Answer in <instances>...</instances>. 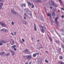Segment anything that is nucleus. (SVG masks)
<instances>
[{
  "label": "nucleus",
  "instance_id": "obj_1",
  "mask_svg": "<svg viewBox=\"0 0 64 64\" xmlns=\"http://www.w3.org/2000/svg\"><path fill=\"white\" fill-rule=\"evenodd\" d=\"M32 58V56L31 55H28L27 56L26 58L28 60H30V59Z\"/></svg>",
  "mask_w": 64,
  "mask_h": 64
},
{
  "label": "nucleus",
  "instance_id": "obj_2",
  "mask_svg": "<svg viewBox=\"0 0 64 64\" xmlns=\"http://www.w3.org/2000/svg\"><path fill=\"white\" fill-rule=\"evenodd\" d=\"M0 31H2L3 32H5L6 33H7L8 32V30L5 28L2 29V30H0Z\"/></svg>",
  "mask_w": 64,
  "mask_h": 64
},
{
  "label": "nucleus",
  "instance_id": "obj_3",
  "mask_svg": "<svg viewBox=\"0 0 64 64\" xmlns=\"http://www.w3.org/2000/svg\"><path fill=\"white\" fill-rule=\"evenodd\" d=\"M51 2L52 3L51 5H53V4L54 6V7H57V6L56 4H55V3H54V2L52 0L51 1Z\"/></svg>",
  "mask_w": 64,
  "mask_h": 64
},
{
  "label": "nucleus",
  "instance_id": "obj_4",
  "mask_svg": "<svg viewBox=\"0 0 64 64\" xmlns=\"http://www.w3.org/2000/svg\"><path fill=\"white\" fill-rule=\"evenodd\" d=\"M10 44H11V45H12L14 44V40H11L10 41Z\"/></svg>",
  "mask_w": 64,
  "mask_h": 64
},
{
  "label": "nucleus",
  "instance_id": "obj_5",
  "mask_svg": "<svg viewBox=\"0 0 64 64\" xmlns=\"http://www.w3.org/2000/svg\"><path fill=\"white\" fill-rule=\"evenodd\" d=\"M0 24L2 25V26H6V24H4V23H3V22H0Z\"/></svg>",
  "mask_w": 64,
  "mask_h": 64
},
{
  "label": "nucleus",
  "instance_id": "obj_6",
  "mask_svg": "<svg viewBox=\"0 0 64 64\" xmlns=\"http://www.w3.org/2000/svg\"><path fill=\"white\" fill-rule=\"evenodd\" d=\"M16 46V45H14V46H12L11 47L12 48H14V50H16V48H15V47Z\"/></svg>",
  "mask_w": 64,
  "mask_h": 64
},
{
  "label": "nucleus",
  "instance_id": "obj_7",
  "mask_svg": "<svg viewBox=\"0 0 64 64\" xmlns=\"http://www.w3.org/2000/svg\"><path fill=\"white\" fill-rule=\"evenodd\" d=\"M11 12H12V13L13 14H16V12L15 11V10H11Z\"/></svg>",
  "mask_w": 64,
  "mask_h": 64
},
{
  "label": "nucleus",
  "instance_id": "obj_8",
  "mask_svg": "<svg viewBox=\"0 0 64 64\" xmlns=\"http://www.w3.org/2000/svg\"><path fill=\"white\" fill-rule=\"evenodd\" d=\"M0 42L1 43H6V41L3 40H0Z\"/></svg>",
  "mask_w": 64,
  "mask_h": 64
},
{
  "label": "nucleus",
  "instance_id": "obj_9",
  "mask_svg": "<svg viewBox=\"0 0 64 64\" xmlns=\"http://www.w3.org/2000/svg\"><path fill=\"white\" fill-rule=\"evenodd\" d=\"M34 29L36 31V26L35 24H34Z\"/></svg>",
  "mask_w": 64,
  "mask_h": 64
},
{
  "label": "nucleus",
  "instance_id": "obj_10",
  "mask_svg": "<svg viewBox=\"0 0 64 64\" xmlns=\"http://www.w3.org/2000/svg\"><path fill=\"white\" fill-rule=\"evenodd\" d=\"M24 10L26 12H27L28 13V12H29V11H28V10L27 9H25Z\"/></svg>",
  "mask_w": 64,
  "mask_h": 64
},
{
  "label": "nucleus",
  "instance_id": "obj_11",
  "mask_svg": "<svg viewBox=\"0 0 64 64\" xmlns=\"http://www.w3.org/2000/svg\"><path fill=\"white\" fill-rule=\"evenodd\" d=\"M56 15L55 14L54 12H52V15L53 16H55Z\"/></svg>",
  "mask_w": 64,
  "mask_h": 64
},
{
  "label": "nucleus",
  "instance_id": "obj_12",
  "mask_svg": "<svg viewBox=\"0 0 64 64\" xmlns=\"http://www.w3.org/2000/svg\"><path fill=\"white\" fill-rule=\"evenodd\" d=\"M35 2H41L39 0H35Z\"/></svg>",
  "mask_w": 64,
  "mask_h": 64
},
{
  "label": "nucleus",
  "instance_id": "obj_13",
  "mask_svg": "<svg viewBox=\"0 0 64 64\" xmlns=\"http://www.w3.org/2000/svg\"><path fill=\"white\" fill-rule=\"evenodd\" d=\"M4 53H5V52H0V55H3V54H4Z\"/></svg>",
  "mask_w": 64,
  "mask_h": 64
},
{
  "label": "nucleus",
  "instance_id": "obj_14",
  "mask_svg": "<svg viewBox=\"0 0 64 64\" xmlns=\"http://www.w3.org/2000/svg\"><path fill=\"white\" fill-rule=\"evenodd\" d=\"M26 6V4H21V6L22 7L23 6Z\"/></svg>",
  "mask_w": 64,
  "mask_h": 64
},
{
  "label": "nucleus",
  "instance_id": "obj_15",
  "mask_svg": "<svg viewBox=\"0 0 64 64\" xmlns=\"http://www.w3.org/2000/svg\"><path fill=\"white\" fill-rule=\"evenodd\" d=\"M38 61H39V62H40H40H42V59L40 58L39 59Z\"/></svg>",
  "mask_w": 64,
  "mask_h": 64
},
{
  "label": "nucleus",
  "instance_id": "obj_16",
  "mask_svg": "<svg viewBox=\"0 0 64 64\" xmlns=\"http://www.w3.org/2000/svg\"><path fill=\"white\" fill-rule=\"evenodd\" d=\"M28 5H30V6H31V5H32V4H31V3L30 2H28Z\"/></svg>",
  "mask_w": 64,
  "mask_h": 64
},
{
  "label": "nucleus",
  "instance_id": "obj_17",
  "mask_svg": "<svg viewBox=\"0 0 64 64\" xmlns=\"http://www.w3.org/2000/svg\"><path fill=\"white\" fill-rule=\"evenodd\" d=\"M36 54H33V56L34 57H36Z\"/></svg>",
  "mask_w": 64,
  "mask_h": 64
},
{
  "label": "nucleus",
  "instance_id": "obj_18",
  "mask_svg": "<svg viewBox=\"0 0 64 64\" xmlns=\"http://www.w3.org/2000/svg\"><path fill=\"white\" fill-rule=\"evenodd\" d=\"M24 52H28V50H24Z\"/></svg>",
  "mask_w": 64,
  "mask_h": 64
},
{
  "label": "nucleus",
  "instance_id": "obj_19",
  "mask_svg": "<svg viewBox=\"0 0 64 64\" xmlns=\"http://www.w3.org/2000/svg\"><path fill=\"white\" fill-rule=\"evenodd\" d=\"M58 19V17H56V19L55 20V22H58L57 20V19Z\"/></svg>",
  "mask_w": 64,
  "mask_h": 64
},
{
  "label": "nucleus",
  "instance_id": "obj_20",
  "mask_svg": "<svg viewBox=\"0 0 64 64\" xmlns=\"http://www.w3.org/2000/svg\"><path fill=\"white\" fill-rule=\"evenodd\" d=\"M40 30L41 31V32H42L43 33H44V31L43 29H42V30L41 29Z\"/></svg>",
  "mask_w": 64,
  "mask_h": 64
},
{
  "label": "nucleus",
  "instance_id": "obj_21",
  "mask_svg": "<svg viewBox=\"0 0 64 64\" xmlns=\"http://www.w3.org/2000/svg\"><path fill=\"white\" fill-rule=\"evenodd\" d=\"M47 14L48 16H50V18L51 14Z\"/></svg>",
  "mask_w": 64,
  "mask_h": 64
},
{
  "label": "nucleus",
  "instance_id": "obj_22",
  "mask_svg": "<svg viewBox=\"0 0 64 64\" xmlns=\"http://www.w3.org/2000/svg\"><path fill=\"white\" fill-rule=\"evenodd\" d=\"M55 22L56 23V25L57 26H58L59 25V23H58V21L56 22Z\"/></svg>",
  "mask_w": 64,
  "mask_h": 64
},
{
  "label": "nucleus",
  "instance_id": "obj_23",
  "mask_svg": "<svg viewBox=\"0 0 64 64\" xmlns=\"http://www.w3.org/2000/svg\"><path fill=\"white\" fill-rule=\"evenodd\" d=\"M60 59H61V60H62V56H60Z\"/></svg>",
  "mask_w": 64,
  "mask_h": 64
},
{
  "label": "nucleus",
  "instance_id": "obj_24",
  "mask_svg": "<svg viewBox=\"0 0 64 64\" xmlns=\"http://www.w3.org/2000/svg\"><path fill=\"white\" fill-rule=\"evenodd\" d=\"M5 55L6 56H8L9 55H10V53H8V54H5Z\"/></svg>",
  "mask_w": 64,
  "mask_h": 64
},
{
  "label": "nucleus",
  "instance_id": "obj_25",
  "mask_svg": "<svg viewBox=\"0 0 64 64\" xmlns=\"http://www.w3.org/2000/svg\"><path fill=\"white\" fill-rule=\"evenodd\" d=\"M59 63H60V64H64V63L62 62H60Z\"/></svg>",
  "mask_w": 64,
  "mask_h": 64
},
{
  "label": "nucleus",
  "instance_id": "obj_26",
  "mask_svg": "<svg viewBox=\"0 0 64 64\" xmlns=\"http://www.w3.org/2000/svg\"><path fill=\"white\" fill-rule=\"evenodd\" d=\"M50 40L52 42L53 41L52 39V38H49Z\"/></svg>",
  "mask_w": 64,
  "mask_h": 64
},
{
  "label": "nucleus",
  "instance_id": "obj_27",
  "mask_svg": "<svg viewBox=\"0 0 64 64\" xmlns=\"http://www.w3.org/2000/svg\"><path fill=\"white\" fill-rule=\"evenodd\" d=\"M3 5V3H0V6H2Z\"/></svg>",
  "mask_w": 64,
  "mask_h": 64
},
{
  "label": "nucleus",
  "instance_id": "obj_28",
  "mask_svg": "<svg viewBox=\"0 0 64 64\" xmlns=\"http://www.w3.org/2000/svg\"><path fill=\"white\" fill-rule=\"evenodd\" d=\"M32 8H34V5H33V4L32 3Z\"/></svg>",
  "mask_w": 64,
  "mask_h": 64
},
{
  "label": "nucleus",
  "instance_id": "obj_29",
  "mask_svg": "<svg viewBox=\"0 0 64 64\" xmlns=\"http://www.w3.org/2000/svg\"><path fill=\"white\" fill-rule=\"evenodd\" d=\"M59 1V2L60 3H61L62 4V2L61 0H58Z\"/></svg>",
  "mask_w": 64,
  "mask_h": 64
},
{
  "label": "nucleus",
  "instance_id": "obj_30",
  "mask_svg": "<svg viewBox=\"0 0 64 64\" xmlns=\"http://www.w3.org/2000/svg\"><path fill=\"white\" fill-rule=\"evenodd\" d=\"M46 62V63H48L49 62L48 61V60H45Z\"/></svg>",
  "mask_w": 64,
  "mask_h": 64
},
{
  "label": "nucleus",
  "instance_id": "obj_31",
  "mask_svg": "<svg viewBox=\"0 0 64 64\" xmlns=\"http://www.w3.org/2000/svg\"><path fill=\"white\" fill-rule=\"evenodd\" d=\"M14 22H12V25H14Z\"/></svg>",
  "mask_w": 64,
  "mask_h": 64
},
{
  "label": "nucleus",
  "instance_id": "obj_32",
  "mask_svg": "<svg viewBox=\"0 0 64 64\" xmlns=\"http://www.w3.org/2000/svg\"><path fill=\"white\" fill-rule=\"evenodd\" d=\"M10 52H11V53H14V52H13V51H12V50H10Z\"/></svg>",
  "mask_w": 64,
  "mask_h": 64
},
{
  "label": "nucleus",
  "instance_id": "obj_33",
  "mask_svg": "<svg viewBox=\"0 0 64 64\" xmlns=\"http://www.w3.org/2000/svg\"><path fill=\"white\" fill-rule=\"evenodd\" d=\"M14 54H15V53H14H14H13V54H12V56H14Z\"/></svg>",
  "mask_w": 64,
  "mask_h": 64
},
{
  "label": "nucleus",
  "instance_id": "obj_34",
  "mask_svg": "<svg viewBox=\"0 0 64 64\" xmlns=\"http://www.w3.org/2000/svg\"><path fill=\"white\" fill-rule=\"evenodd\" d=\"M24 23L25 24H27V23L26 22H24Z\"/></svg>",
  "mask_w": 64,
  "mask_h": 64
},
{
  "label": "nucleus",
  "instance_id": "obj_35",
  "mask_svg": "<svg viewBox=\"0 0 64 64\" xmlns=\"http://www.w3.org/2000/svg\"><path fill=\"white\" fill-rule=\"evenodd\" d=\"M53 10H54L55 11L56 10V8H54Z\"/></svg>",
  "mask_w": 64,
  "mask_h": 64
},
{
  "label": "nucleus",
  "instance_id": "obj_36",
  "mask_svg": "<svg viewBox=\"0 0 64 64\" xmlns=\"http://www.w3.org/2000/svg\"><path fill=\"white\" fill-rule=\"evenodd\" d=\"M22 40L23 41V42H25V40H24V39H23V38H22Z\"/></svg>",
  "mask_w": 64,
  "mask_h": 64
},
{
  "label": "nucleus",
  "instance_id": "obj_37",
  "mask_svg": "<svg viewBox=\"0 0 64 64\" xmlns=\"http://www.w3.org/2000/svg\"><path fill=\"white\" fill-rule=\"evenodd\" d=\"M40 26L42 28H43L44 27H43V26Z\"/></svg>",
  "mask_w": 64,
  "mask_h": 64
},
{
  "label": "nucleus",
  "instance_id": "obj_38",
  "mask_svg": "<svg viewBox=\"0 0 64 64\" xmlns=\"http://www.w3.org/2000/svg\"><path fill=\"white\" fill-rule=\"evenodd\" d=\"M62 47H63V48L64 49V45H62Z\"/></svg>",
  "mask_w": 64,
  "mask_h": 64
},
{
  "label": "nucleus",
  "instance_id": "obj_39",
  "mask_svg": "<svg viewBox=\"0 0 64 64\" xmlns=\"http://www.w3.org/2000/svg\"><path fill=\"white\" fill-rule=\"evenodd\" d=\"M2 8V6H0V10Z\"/></svg>",
  "mask_w": 64,
  "mask_h": 64
},
{
  "label": "nucleus",
  "instance_id": "obj_40",
  "mask_svg": "<svg viewBox=\"0 0 64 64\" xmlns=\"http://www.w3.org/2000/svg\"><path fill=\"white\" fill-rule=\"evenodd\" d=\"M3 45V44L1 43H0V45Z\"/></svg>",
  "mask_w": 64,
  "mask_h": 64
},
{
  "label": "nucleus",
  "instance_id": "obj_41",
  "mask_svg": "<svg viewBox=\"0 0 64 64\" xmlns=\"http://www.w3.org/2000/svg\"><path fill=\"white\" fill-rule=\"evenodd\" d=\"M16 32H14V35H15V34H16Z\"/></svg>",
  "mask_w": 64,
  "mask_h": 64
},
{
  "label": "nucleus",
  "instance_id": "obj_42",
  "mask_svg": "<svg viewBox=\"0 0 64 64\" xmlns=\"http://www.w3.org/2000/svg\"><path fill=\"white\" fill-rule=\"evenodd\" d=\"M24 16H27V14H26L25 13L24 14Z\"/></svg>",
  "mask_w": 64,
  "mask_h": 64
},
{
  "label": "nucleus",
  "instance_id": "obj_43",
  "mask_svg": "<svg viewBox=\"0 0 64 64\" xmlns=\"http://www.w3.org/2000/svg\"><path fill=\"white\" fill-rule=\"evenodd\" d=\"M39 54V53H36V55H37H37H38V54Z\"/></svg>",
  "mask_w": 64,
  "mask_h": 64
},
{
  "label": "nucleus",
  "instance_id": "obj_44",
  "mask_svg": "<svg viewBox=\"0 0 64 64\" xmlns=\"http://www.w3.org/2000/svg\"><path fill=\"white\" fill-rule=\"evenodd\" d=\"M62 10H64V8H62Z\"/></svg>",
  "mask_w": 64,
  "mask_h": 64
},
{
  "label": "nucleus",
  "instance_id": "obj_45",
  "mask_svg": "<svg viewBox=\"0 0 64 64\" xmlns=\"http://www.w3.org/2000/svg\"><path fill=\"white\" fill-rule=\"evenodd\" d=\"M11 34L12 35H13V36L14 35V34H13V33L12 32L11 33Z\"/></svg>",
  "mask_w": 64,
  "mask_h": 64
},
{
  "label": "nucleus",
  "instance_id": "obj_46",
  "mask_svg": "<svg viewBox=\"0 0 64 64\" xmlns=\"http://www.w3.org/2000/svg\"><path fill=\"white\" fill-rule=\"evenodd\" d=\"M64 15H63L62 16V18H64Z\"/></svg>",
  "mask_w": 64,
  "mask_h": 64
},
{
  "label": "nucleus",
  "instance_id": "obj_47",
  "mask_svg": "<svg viewBox=\"0 0 64 64\" xmlns=\"http://www.w3.org/2000/svg\"><path fill=\"white\" fill-rule=\"evenodd\" d=\"M0 1H1V2H3V0H0Z\"/></svg>",
  "mask_w": 64,
  "mask_h": 64
},
{
  "label": "nucleus",
  "instance_id": "obj_48",
  "mask_svg": "<svg viewBox=\"0 0 64 64\" xmlns=\"http://www.w3.org/2000/svg\"><path fill=\"white\" fill-rule=\"evenodd\" d=\"M50 8L51 9L52 8V7L51 6H50Z\"/></svg>",
  "mask_w": 64,
  "mask_h": 64
},
{
  "label": "nucleus",
  "instance_id": "obj_49",
  "mask_svg": "<svg viewBox=\"0 0 64 64\" xmlns=\"http://www.w3.org/2000/svg\"><path fill=\"white\" fill-rule=\"evenodd\" d=\"M61 30L62 31H64L63 29H62Z\"/></svg>",
  "mask_w": 64,
  "mask_h": 64
},
{
  "label": "nucleus",
  "instance_id": "obj_50",
  "mask_svg": "<svg viewBox=\"0 0 64 64\" xmlns=\"http://www.w3.org/2000/svg\"><path fill=\"white\" fill-rule=\"evenodd\" d=\"M56 42L57 43H59V42H57V41L56 40Z\"/></svg>",
  "mask_w": 64,
  "mask_h": 64
},
{
  "label": "nucleus",
  "instance_id": "obj_51",
  "mask_svg": "<svg viewBox=\"0 0 64 64\" xmlns=\"http://www.w3.org/2000/svg\"><path fill=\"white\" fill-rule=\"evenodd\" d=\"M24 19H26V18L25 17H24Z\"/></svg>",
  "mask_w": 64,
  "mask_h": 64
},
{
  "label": "nucleus",
  "instance_id": "obj_52",
  "mask_svg": "<svg viewBox=\"0 0 64 64\" xmlns=\"http://www.w3.org/2000/svg\"><path fill=\"white\" fill-rule=\"evenodd\" d=\"M29 63V64H31V63L30 62Z\"/></svg>",
  "mask_w": 64,
  "mask_h": 64
},
{
  "label": "nucleus",
  "instance_id": "obj_53",
  "mask_svg": "<svg viewBox=\"0 0 64 64\" xmlns=\"http://www.w3.org/2000/svg\"><path fill=\"white\" fill-rule=\"evenodd\" d=\"M25 64H28L27 62H26V63Z\"/></svg>",
  "mask_w": 64,
  "mask_h": 64
},
{
  "label": "nucleus",
  "instance_id": "obj_54",
  "mask_svg": "<svg viewBox=\"0 0 64 64\" xmlns=\"http://www.w3.org/2000/svg\"><path fill=\"white\" fill-rule=\"evenodd\" d=\"M46 53H48V52H47V51H46Z\"/></svg>",
  "mask_w": 64,
  "mask_h": 64
},
{
  "label": "nucleus",
  "instance_id": "obj_55",
  "mask_svg": "<svg viewBox=\"0 0 64 64\" xmlns=\"http://www.w3.org/2000/svg\"><path fill=\"white\" fill-rule=\"evenodd\" d=\"M58 12H60V11L59 10H58Z\"/></svg>",
  "mask_w": 64,
  "mask_h": 64
},
{
  "label": "nucleus",
  "instance_id": "obj_56",
  "mask_svg": "<svg viewBox=\"0 0 64 64\" xmlns=\"http://www.w3.org/2000/svg\"><path fill=\"white\" fill-rule=\"evenodd\" d=\"M38 42H39V40H38Z\"/></svg>",
  "mask_w": 64,
  "mask_h": 64
},
{
  "label": "nucleus",
  "instance_id": "obj_57",
  "mask_svg": "<svg viewBox=\"0 0 64 64\" xmlns=\"http://www.w3.org/2000/svg\"><path fill=\"white\" fill-rule=\"evenodd\" d=\"M24 57H26V56H24Z\"/></svg>",
  "mask_w": 64,
  "mask_h": 64
},
{
  "label": "nucleus",
  "instance_id": "obj_58",
  "mask_svg": "<svg viewBox=\"0 0 64 64\" xmlns=\"http://www.w3.org/2000/svg\"><path fill=\"white\" fill-rule=\"evenodd\" d=\"M44 0L45 1V0Z\"/></svg>",
  "mask_w": 64,
  "mask_h": 64
},
{
  "label": "nucleus",
  "instance_id": "obj_59",
  "mask_svg": "<svg viewBox=\"0 0 64 64\" xmlns=\"http://www.w3.org/2000/svg\"><path fill=\"white\" fill-rule=\"evenodd\" d=\"M30 14V15H31V14Z\"/></svg>",
  "mask_w": 64,
  "mask_h": 64
}]
</instances>
